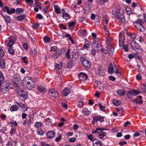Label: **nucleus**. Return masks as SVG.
<instances>
[{"label": "nucleus", "mask_w": 146, "mask_h": 146, "mask_svg": "<svg viewBox=\"0 0 146 146\" xmlns=\"http://www.w3.org/2000/svg\"><path fill=\"white\" fill-rule=\"evenodd\" d=\"M125 35L123 32H121L119 35V45L120 46H123V43L125 40Z\"/></svg>", "instance_id": "nucleus-8"}, {"label": "nucleus", "mask_w": 146, "mask_h": 146, "mask_svg": "<svg viewBox=\"0 0 146 146\" xmlns=\"http://www.w3.org/2000/svg\"><path fill=\"white\" fill-rule=\"evenodd\" d=\"M8 51L9 53L12 55H13L14 54V50L12 48H9Z\"/></svg>", "instance_id": "nucleus-53"}, {"label": "nucleus", "mask_w": 146, "mask_h": 146, "mask_svg": "<svg viewBox=\"0 0 146 146\" xmlns=\"http://www.w3.org/2000/svg\"><path fill=\"white\" fill-rule=\"evenodd\" d=\"M14 37H10V39L8 44L7 45L9 48H12L13 45L15 43Z\"/></svg>", "instance_id": "nucleus-12"}, {"label": "nucleus", "mask_w": 146, "mask_h": 146, "mask_svg": "<svg viewBox=\"0 0 146 146\" xmlns=\"http://www.w3.org/2000/svg\"><path fill=\"white\" fill-rule=\"evenodd\" d=\"M140 88L143 92H146V83L141 85Z\"/></svg>", "instance_id": "nucleus-41"}, {"label": "nucleus", "mask_w": 146, "mask_h": 146, "mask_svg": "<svg viewBox=\"0 0 146 146\" xmlns=\"http://www.w3.org/2000/svg\"><path fill=\"white\" fill-rule=\"evenodd\" d=\"M115 72L117 74V76H121V73L118 72V70L115 66Z\"/></svg>", "instance_id": "nucleus-50"}, {"label": "nucleus", "mask_w": 146, "mask_h": 146, "mask_svg": "<svg viewBox=\"0 0 146 146\" xmlns=\"http://www.w3.org/2000/svg\"><path fill=\"white\" fill-rule=\"evenodd\" d=\"M70 90L68 88H65L63 91L64 95L66 96L70 93Z\"/></svg>", "instance_id": "nucleus-25"}, {"label": "nucleus", "mask_w": 146, "mask_h": 146, "mask_svg": "<svg viewBox=\"0 0 146 146\" xmlns=\"http://www.w3.org/2000/svg\"><path fill=\"white\" fill-rule=\"evenodd\" d=\"M63 18L66 19H68L70 18V17L68 14L66 13H63L62 15Z\"/></svg>", "instance_id": "nucleus-39"}, {"label": "nucleus", "mask_w": 146, "mask_h": 146, "mask_svg": "<svg viewBox=\"0 0 146 146\" xmlns=\"http://www.w3.org/2000/svg\"><path fill=\"white\" fill-rule=\"evenodd\" d=\"M125 10L128 14H130L131 12V10L130 8L127 7L125 8Z\"/></svg>", "instance_id": "nucleus-54"}, {"label": "nucleus", "mask_w": 146, "mask_h": 146, "mask_svg": "<svg viewBox=\"0 0 146 146\" xmlns=\"http://www.w3.org/2000/svg\"><path fill=\"white\" fill-rule=\"evenodd\" d=\"M16 103L21 108H22L23 110L24 111L27 110V107L24 104H22L21 103H18L16 102Z\"/></svg>", "instance_id": "nucleus-22"}, {"label": "nucleus", "mask_w": 146, "mask_h": 146, "mask_svg": "<svg viewBox=\"0 0 146 146\" xmlns=\"http://www.w3.org/2000/svg\"><path fill=\"white\" fill-rule=\"evenodd\" d=\"M19 95L20 96V98L23 101H25L28 98V95L27 93L24 94L19 93Z\"/></svg>", "instance_id": "nucleus-15"}, {"label": "nucleus", "mask_w": 146, "mask_h": 146, "mask_svg": "<svg viewBox=\"0 0 146 146\" xmlns=\"http://www.w3.org/2000/svg\"><path fill=\"white\" fill-rule=\"evenodd\" d=\"M108 72L110 74H112L113 72V68L111 63L110 64L109 68L108 69Z\"/></svg>", "instance_id": "nucleus-26"}, {"label": "nucleus", "mask_w": 146, "mask_h": 146, "mask_svg": "<svg viewBox=\"0 0 146 146\" xmlns=\"http://www.w3.org/2000/svg\"><path fill=\"white\" fill-rule=\"evenodd\" d=\"M93 145L94 146H102L100 142L97 140H94L93 141Z\"/></svg>", "instance_id": "nucleus-24"}, {"label": "nucleus", "mask_w": 146, "mask_h": 146, "mask_svg": "<svg viewBox=\"0 0 146 146\" xmlns=\"http://www.w3.org/2000/svg\"><path fill=\"white\" fill-rule=\"evenodd\" d=\"M144 22L142 20L138 19L133 24L135 27L140 31L143 32L145 28L143 25Z\"/></svg>", "instance_id": "nucleus-2"}, {"label": "nucleus", "mask_w": 146, "mask_h": 146, "mask_svg": "<svg viewBox=\"0 0 146 146\" xmlns=\"http://www.w3.org/2000/svg\"><path fill=\"white\" fill-rule=\"evenodd\" d=\"M15 11L17 14H21L24 12V10L22 8H18L15 10Z\"/></svg>", "instance_id": "nucleus-43"}, {"label": "nucleus", "mask_w": 146, "mask_h": 146, "mask_svg": "<svg viewBox=\"0 0 146 146\" xmlns=\"http://www.w3.org/2000/svg\"><path fill=\"white\" fill-rule=\"evenodd\" d=\"M105 135L104 132L101 131L98 134V137L99 138L101 139L105 136Z\"/></svg>", "instance_id": "nucleus-42"}, {"label": "nucleus", "mask_w": 146, "mask_h": 146, "mask_svg": "<svg viewBox=\"0 0 146 146\" xmlns=\"http://www.w3.org/2000/svg\"><path fill=\"white\" fill-rule=\"evenodd\" d=\"M96 83L99 89L101 90H104V85L102 83Z\"/></svg>", "instance_id": "nucleus-29"}, {"label": "nucleus", "mask_w": 146, "mask_h": 146, "mask_svg": "<svg viewBox=\"0 0 146 146\" xmlns=\"http://www.w3.org/2000/svg\"><path fill=\"white\" fill-rule=\"evenodd\" d=\"M37 89L40 93H45L46 91V88L41 86H38Z\"/></svg>", "instance_id": "nucleus-21"}, {"label": "nucleus", "mask_w": 146, "mask_h": 146, "mask_svg": "<svg viewBox=\"0 0 146 146\" xmlns=\"http://www.w3.org/2000/svg\"><path fill=\"white\" fill-rule=\"evenodd\" d=\"M46 124L48 125H50L52 124V120L49 117L46 119Z\"/></svg>", "instance_id": "nucleus-45"}, {"label": "nucleus", "mask_w": 146, "mask_h": 146, "mask_svg": "<svg viewBox=\"0 0 146 146\" xmlns=\"http://www.w3.org/2000/svg\"><path fill=\"white\" fill-rule=\"evenodd\" d=\"M129 36L130 38L132 39H135L136 38L135 34L134 33H130Z\"/></svg>", "instance_id": "nucleus-55"}, {"label": "nucleus", "mask_w": 146, "mask_h": 146, "mask_svg": "<svg viewBox=\"0 0 146 146\" xmlns=\"http://www.w3.org/2000/svg\"><path fill=\"white\" fill-rule=\"evenodd\" d=\"M37 132L40 135H42L44 134L43 131L41 128H39L38 129Z\"/></svg>", "instance_id": "nucleus-49"}, {"label": "nucleus", "mask_w": 146, "mask_h": 146, "mask_svg": "<svg viewBox=\"0 0 146 146\" xmlns=\"http://www.w3.org/2000/svg\"><path fill=\"white\" fill-rule=\"evenodd\" d=\"M121 11L118 9H115L113 10V13L114 14L118 16L117 19L119 20L122 23H124L125 20L123 15V12L122 10Z\"/></svg>", "instance_id": "nucleus-1"}, {"label": "nucleus", "mask_w": 146, "mask_h": 146, "mask_svg": "<svg viewBox=\"0 0 146 146\" xmlns=\"http://www.w3.org/2000/svg\"><path fill=\"white\" fill-rule=\"evenodd\" d=\"M62 64H56L54 68L56 70H61L62 68Z\"/></svg>", "instance_id": "nucleus-35"}, {"label": "nucleus", "mask_w": 146, "mask_h": 146, "mask_svg": "<svg viewBox=\"0 0 146 146\" xmlns=\"http://www.w3.org/2000/svg\"><path fill=\"white\" fill-rule=\"evenodd\" d=\"M44 41L46 43H48L50 42L51 39L48 36H46L43 38Z\"/></svg>", "instance_id": "nucleus-31"}, {"label": "nucleus", "mask_w": 146, "mask_h": 146, "mask_svg": "<svg viewBox=\"0 0 146 146\" xmlns=\"http://www.w3.org/2000/svg\"><path fill=\"white\" fill-rule=\"evenodd\" d=\"M83 102L82 100H80L78 102V106L79 108L82 107L83 105Z\"/></svg>", "instance_id": "nucleus-51"}, {"label": "nucleus", "mask_w": 146, "mask_h": 146, "mask_svg": "<svg viewBox=\"0 0 146 146\" xmlns=\"http://www.w3.org/2000/svg\"><path fill=\"white\" fill-rule=\"evenodd\" d=\"M116 110L118 112V113L120 114L119 116H121L123 113V111L122 108L121 107H118L116 108Z\"/></svg>", "instance_id": "nucleus-23"}, {"label": "nucleus", "mask_w": 146, "mask_h": 146, "mask_svg": "<svg viewBox=\"0 0 146 146\" xmlns=\"http://www.w3.org/2000/svg\"><path fill=\"white\" fill-rule=\"evenodd\" d=\"M104 130H105V129L103 128H97L96 130L93 131L92 133L93 134L94 133H98L99 134L101 131H102Z\"/></svg>", "instance_id": "nucleus-28"}, {"label": "nucleus", "mask_w": 146, "mask_h": 146, "mask_svg": "<svg viewBox=\"0 0 146 146\" xmlns=\"http://www.w3.org/2000/svg\"><path fill=\"white\" fill-rule=\"evenodd\" d=\"M83 113L85 115H88L90 113V112L87 109L85 108L83 110Z\"/></svg>", "instance_id": "nucleus-38"}, {"label": "nucleus", "mask_w": 146, "mask_h": 146, "mask_svg": "<svg viewBox=\"0 0 146 146\" xmlns=\"http://www.w3.org/2000/svg\"><path fill=\"white\" fill-rule=\"evenodd\" d=\"M1 15L4 19L5 21L7 23H9L11 22V19L10 17L8 16L7 15L6 16L4 15L3 14H1Z\"/></svg>", "instance_id": "nucleus-20"}, {"label": "nucleus", "mask_w": 146, "mask_h": 146, "mask_svg": "<svg viewBox=\"0 0 146 146\" xmlns=\"http://www.w3.org/2000/svg\"><path fill=\"white\" fill-rule=\"evenodd\" d=\"M70 49H69L68 50L66 53V54H65V56H66V57L68 59L70 58Z\"/></svg>", "instance_id": "nucleus-46"}, {"label": "nucleus", "mask_w": 146, "mask_h": 146, "mask_svg": "<svg viewBox=\"0 0 146 146\" xmlns=\"http://www.w3.org/2000/svg\"><path fill=\"white\" fill-rule=\"evenodd\" d=\"M79 33L81 35L84 36H86L87 34V31L84 29H81L79 31Z\"/></svg>", "instance_id": "nucleus-32"}, {"label": "nucleus", "mask_w": 146, "mask_h": 146, "mask_svg": "<svg viewBox=\"0 0 146 146\" xmlns=\"http://www.w3.org/2000/svg\"><path fill=\"white\" fill-rule=\"evenodd\" d=\"M24 84L27 88L29 90H31L35 86L34 83H26Z\"/></svg>", "instance_id": "nucleus-16"}, {"label": "nucleus", "mask_w": 146, "mask_h": 146, "mask_svg": "<svg viewBox=\"0 0 146 146\" xmlns=\"http://www.w3.org/2000/svg\"><path fill=\"white\" fill-rule=\"evenodd\" d=\"M131 45L132 48L136 51L139 53L142 52L141 48L135 41L133 40L131 42Z\"/></svg>", "instance_id": "nucleus-3"}, {"label": "nucleus", "mask_w": 146, "mask_h": 146, "mask_svg": "<svg viewBox=\"0 0 146 146\" xmlns=\"http://www.w3.org/2000/svg\"><path fill=\"white\" fill-rule=\"evenodd\" d=\"M78 52L76 50H74L73 52L72 58H74L76 56V55L77 54Z\"/></svg>", "instance_id": "nucleus-60"}, {"label": "nucleus", "mask_w": 146, "mask_h": 146, "mask_svg": "<svg viewBox=\"0 0 146 146\" xmlns=\"http://www.w3.org/2000/svg\"><path fill=\"white\" fill-rule=\"evenodd\" d=\"M16 129L15 128H12L11 129L10 133L11 135H12L16 131Z\"/></svg>", "instance_id": "nucleus-56"}, {"label": "nucleus", "mask_w": 146, "mask_h": 146, "mask_svg": "<svg viewBox=\"0 0 146 146\" xmlns=\"http://www.w3.org/2000/svg\"><path fill=\"white\" fill-rule=\"evenodd\" d=\"M19 109V108L15 105H13L11 106L10 108V110L11 111H17Z\"/></svg>", "instance_id": "nucleus-27"}, {"label": "nucleus", "mask_w": 146, "mask_h": 146, "mask_svg": "<svg viewBox=\"0 0 146 146\" xmlns=\"http://www.w3.org/2000/svg\"><path fill=\"white\" fill-rule=\"evenodd\" d=\"M93 48L95 49L97 52H98L99 50H100V48L101 47V45L98 41L94 40L93 42Z\"/></svg>", "instance_id": "nucleus-10"}, {"label": "nucleus", "mask_w": 146, "mask_h": 146, "mask_svg": "<svg viewBox=\"0 0 146 146\" xmlns=\"http://www.w3.org/2000/svg\"><path fill=\"white\" fill-rule=\"evenodd\" d=\"M21 60L23 61V63H25L26 65H27L28 64L27 58L26 56L23 57Z\"/></svg>", "instance_id": "nucleus-44"}, {"label": "nucleus", "mask_w": 146, "mask_h": 146, "mask_svg": "<svg viewBox=\"0 0 146 146\" xmlns=\"http://www.w3.org/2000/svg\"><path fill=\"white\" fill-rule=\"evenodd\" d=\"M0 67L2 69L5 68V60L3 58H0Z\"/></svg>", "instance_id": "nucleus-19"}, {"label": "nucleus", "mask_w": 146, "mask_h": 146, "mask_svg": "<svg viewBox=\"0 0 146 146\" xmlns=\"http://www.w3.org/2000/svg\"><path fill=\"white\" fill-rule=\"evenodd\" d=\"M9 124H10V126L11 127L13 126L14 125L17 126L18 125V123L17 122L15 121L14 122L10 121L9 123Z\"/></svg>", "instance_id": "nucleus-47"}, {"label": "nucleus", "mask_w": 146, "mask_h": 146, "mask_svg": "<svg viewBox=\"0 0 146 146\" xmlns=\"http://www.w3.org/2000/svg\"><path fill=\"white\" fill-rule=\"evenodd\" d=\"M46 135L48 138L51 139L54 137L55 135V133L53 131H50L47 133Z\"/></svg>", "instance_id": "nucleus-17"}, {"label": "nucleus", "mask_w": 146, "mask_h": 146, "mask_svg": "<svg viewBox=\"0 0 146 146\" xmlns=\"http://www.w3.org/2000/svg\"><path fill=\"white\" fill-rule=\"evenodd\" d=\"M62 50H58V51H56L55 53L52 55V58L54 59H56L60 56L62 54Z\"/></svg>", "instance_id": "nucleus-13"}, {"label": "nucleus", "mask_w": 146, "mask_h": 146, "mask_svg": "<svg viewBox=\"0 0 146 146\" xmlns=\"http://www.w3.org/2000/svg\"><path fill=\"white\" fill-rule=\"evenodd\" d=\"M79 80L82 81H84L88 78L87 75L84 73L81 72L78 74Z\"/></svg>", "instance_id": "nucleus-11"}, {"label": "nucleus", "mask_w": 146, "mask_h": 146, "mask_svg": "<svg viewBox=\"0 0 146 146\" xmlns=\"http://www.w3.org/2000/svg\"><path fill=\"white\" fill-rule=\"evenodd\" d=\"M65 36L69 39L73 44H74V42L70 35L69 34H66L65 35Z\"/></svg>", "instance_id": "nucleus-36"}, {"label": "nucleus", "mask_w": 146, "mask_h": 146, "mask_svg": "<svg viewBox=\"0 0 146 146\" xmlns=\"http://www.w3.org/2000/svg\"><path fill=\"white\" fill-rule=\"evenodd\" d=\"M0 86L1 87V91L3 93H5L6 90L8 89L9 85L7 83H0Z\"/></svg>", "instance_id": "nucleus-9"}, {"label": "nucleus", "mask_w": 146, "mask_h": 146, "mask_svg": "<svg viewBox=\"0 0 146 146\" xmlns=\"http://www.w3.org/2000/svg\"><path fill=\"white\" fill-rule=\"evenodd\" d=\"M35 5H36V6L39 9H41L42 7L41 5V3H40L38 0H35Z\"/></svg>", "instance_id": "nucleus-40"}, {"label": "nucleus", "mask_w": 146, "mask_h": 146, "mask_svg": "<svg viewBox=\"0 0 146 146\" xmlns=\"http://www.w3.org/2000/svg\"><path fill=\"white\" fill-rule=\"evenodd\" d=\"M35 126L37 128H39L42 126V123L40 122H37L35 123Z\"/></svg>", "instance_id": "nucleus-48"}, {"label": "nucleus", "mask_w": 146, "mask_h": 146, "mask_svg": "<svg viewBox=\"0 0 146 146\" xmlns=\"http://www.w3.org/2000/svg\"><path fill=\"white\" fill-rule=\"evenodd\" d=\"M106 70L104 68L102 67H100L99 68L98 70V73L99 75L102 76H104L105 74V72Z\"/></svg>", "instance_id": "nucleus-14"}, {"label": "nucleus", "mask_w": 146, "mask_h": 146, "mask_svg": "<svg viewBox=\"0 0 146 146\" xmlns=\"http://www.w3.org/2000/svg\"><path fill=\"white\" fill-rule=\"evenodd\" d=\"M104 30L106 32L108 33H109V30L108 29V25H104Z\"/></svg>", "instance_id": "nucleus-58"}, {"label": "nucleus", "mask_w": 146, "mask_h": 146, "mask_svg": "<svg viewBox=\"0 0 146 146\" xmlns=\"http://www.w3.org/2000/svg\"><path fill=\"white\" fill-rule=\"evenodd\" d=\"M113 103L114 105L116 106H118L119 105L121 104V102L120 101L116 99H114L113 100Z\"/></svg>", "instance_id": "nucleus-37"}, {"label": "nucleus", "mask_w": 146, "mask_h": 146, "mask_svg": "<svg viewBox=\"0 0 146 146\" xmlns=\"http://www.w3.org/2000/svg\"><path fill=\"white\" fill-rule=\"evenodd\" d=\"M22 46L23 48L25 50H27L28 48V45L26 43H23L22 44Z\"/></svg>", "instance_id": "nucleus-61"}, {"label": "nucleus", "mask_w": 146, "mask_h": 146, "mask_svg": "<svg viewBox=\"0 0 146 146\" xmlns=\"http://www.w3.org/2000/svg\"><path fill=\"white\" fill-rule=\"evenodd\" d=\"M81 61L84 67L87 68H89L90 67V64L89 61L84 57L80 58Z\"/></svg>", "instance_id": "nucleus-4"}, {"label": "nucleus", "mask_w": 146, "mask_h": 146, "mask_svg": "<svg viewBox=\"0 0 146 146\" xmlns=\"http://www.w3.org/2000/svg\"><path fill=\"white\" fill-rule=\"evenodd\" d=\"M140 93V92L138 90H132L128 91L126 93V95L129 98H131L132 96H136Z\"/></svg>", "instance_id": "nucleus-7"}, {"label": "nucleus", "mask_w": 146, "mask_h": 146, "mask_svg": "<svg viewBox=\"0 0 146 146\" xmlns=\"http://www.w3.org/2000/svg\"><path fill=\"white\" fill-rule=\"evenodd\" d=\"M108 0H100L99 2V4L100 5H102Z\"/></svg>", "instance_id": "nucleus-62"}, {"label": "nucleus", "mask_w": 146, "mask_h": 146, "mask_svg": "<svg viewBox=\"0 0 146 146\" xmlns=\"http://www.w3.org/2000/svg\"><path fill=\"white\" fill-rule=\"evenodd\" d=\"M51 50L55 52L57 51L58 50V48L55 46H52L51 47Z\"/></svg>", "instance_id": "nucleus-52"}, {"label": "nucleus", "mask_w": 146, "mask_h": 146, "mask_svg": "<svg viewBox=\"0 0 146 146\" xmlns=\"http://www.w3.org/2000/svg\"><path fill=\"white\" fill-rule=\"evenodd\" d=\"M107 49L110 54L112 56L113 54L114 48L111 45H109L108 46Z\"/></svg>", "instance_id": "nucleus-18"}, {"label": "nucleus", "mask_w": 146, "mask_h": 146, "mask_svg": "<svg viewBox=\"0 0 146 146\" xmlns=\"http://www.w3.org/2000/svg\"><path fill=\"white\" fill-rule=\"evenodd\" d=\"M2 10L4 12H6L9 14H11L12 13H14L15 12V10L14 8L12 9L7 6H5Z\"/></svg>", "instance_id": "nucleus-5"}, {"label": "nucleus", "mask_w": 146, "mask_h": 146, "mask_svg": "<svg viewBox=\"0 0 146 146\" xmlns=\"http://www.w3.org/2000/svg\"><path fill=\"white\" fill-rule=\"evenodd\" d=\"M41 145L42 146H53L52 145H50L47 143H46L44 142H41Z\"/></svg>", "instance_id": "nucleus-64"}, {"label": "nucleus", "mask_w": 146, "mask_h": 146, "mask_svg": "<svg viewBox=\"0 0 146 146\" xmlns=\"http://www.w3.org/2000/svg\"><path fill=\"white\" fill-rule=\"evenodd\" d=\"M25 18V16L24 14L20 15L19 16L17 17V19L19 21H23Z\"/></svg>", "instance_id": "nucleus-30"}, {"label": "nucleus", "mask_w": 146, "mask_h": 146, "mask_svg": "<svg viewBox=\"0 0 146 146\" xmlns=\"http://www.w3.org/2000/svg\"><path fill=\"white\" fill-rule=\"evenodd\" d=\"M76 140L75 137L70 138L69 139V141L71 142H74Z\"/></svg>", "instance_id": "nucleus-63"}, {"label": "nucleus", "mask_w": 146, "mask_h": 146, "mask_svg": "<svg viewBox=\"0 0 146 146\" xmlns=\"http://www.w3.org/2000/svg\"><path fill=\"white\" fill-rule=\"evenodd\" d=\"M54 8L55 9L56 12L57 14H59L60 13V9L58 7V5H55L54 6Z\"/></svg>", "instance_id": "nucleus-34"}, {"label": "nucleus", "mask_w": 146, "mask_h": 146, "mask_svg": "<svg viewBox=\"0 0 146 146\" xmlns=\"http://www.w3.org/2000/svg\"><path fill=\"white\" fill-rule=\"evenodd\" d=\"M48 94L50 96L54 98H57L58 97V92L53 88L49 89L48 92Z\"/></svg>", "instance_id": "nucleus-6"}, {"label": "nucleus", "mask_w": 146, "mask_h": 146, "mask_svg": "<svg viewBox=\"0 0 146 146\" xmlns=\"http://www.w3.org/2000/svg\"><path fill=\"white\" fill-rule=\"evenodd\" d=\"M100 109L102 111H105V107L104 106H102L100 104H99Z\"/></svg>", "instance_id": "nucleus-57"}, {"label": "nucleus", "mask_w": 146, "mask_h": 146, "mask_svg": "<svg viewBox=\"0 0 146 146\" xmlns=\"http://www.w3.org/2000/svg\"><path fill=\"white\" fill-rule=\"evenodd\" d=\"M117 93L120 96H123L125 93V92L121 90H118L117 91Z\"/></svg>", "instance_id": "nucleus-33"}, {"label": "nucleus", "mask_w": 146, "mask_h": 146, "mask_svg": "<svg viewBox=\"0 0 146 146\" xmlns=\"http://www.w3.org/2000/svg\"><path fill=\"white\" fill-rule=\"evenodd\" d=\"M31 79V77L27 76L25 77L23 81L26 82H30L29 81V80H30Z\"/></svg>", "instance_id": "nucleus-59"}]
</instances>
